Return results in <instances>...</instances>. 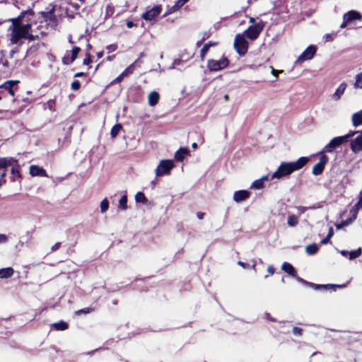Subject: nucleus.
Here are the masks:
<instances>
[{"instance_id": "1", "label": "nucleus", "mask_w": 362, "mask_h": 362, "mask_svg": "<svg viewBox=\"0 0 362 362\" xmlns=\"http://www.w3.org/2000/svg\"><path fill=\"white\" fill-rule=\"evenodd\" d=\"M310 159L308 157H300L294 162H281L276 170L272 174V179H281L288 176L293 172L302 169L307 165Z\"/></svg>"}, {"instance_id": "2", "label": "nucleus", "mask_w": 362, "mask_h": 362, "mask_svg": "<svg viewBox=\"0 0 362 362\" xmlns=\"http://www.w3.org/2000/svg\"><path fill=\"white\" fill-rule=\"evenodd\" d=\"M19 83L18 80H8L0 85V100L10 96L12 98V102L16 103L18 99L16 98V93L19 89Z\"/></svg>"}, {"instance_id": "3", "label": "nucleus", "mask_w": 362, "mask_h": 362, "mask_svg": "<svg viewBox=\"0 0 362 362\" xmlns=\"http://www.w3.org/2000/svg\"><path fill=\"white\" fill-rule=\"evenodd\" d=\"M233 47L236 52L240 56H245L249 47L248 42L245 40L244 35L237 34L235 36Z\"/></svg>"}, {"instance_id": "4", "label": "nucleus", "mask_w": 362, "mask_h": 362, "mask_svg": "<svg viewBox=\"0 0 362 362\" xmlns=\"http://www.w3.org/2000/svg\"><path fill=\"white\" fill-rule=\"evenodd\" d=\"M264 27V22L260 20L255 25H250L243 35H245L250 40H255L258 38L259 34L262 33Z\"/></svg>"}, {"instance_id": "5", "label": "nucleus", "mask_w": 362, "mask_h": 362, "mask_svg": "<svg viewBox=\"0 0 362 362\" xmlns=\"http://www.w3.org/2000/svg\"><path fill=\"white\" fill-rule=\"evenodd\" d=\"M175 166V163L172 160H162L155 170L156 177L170 175L171 170Z\"/></svg>"}, {"instance_id": "6", "label": "nucleus", "mask_w": 362, "mask_h": 362, "mask_svg": "<svg viewBox=\"0 0 362 362\" xmlns=\"http://www.w3.org/2000/svg\"><path fill=\"white\" fill-rule=\"evenodd\" d=\"M13 162L17 163V160L12 157L0 158V187L6 182L5 179L6 170L8 166L12 165Z\"/></svg>"}, {"instance_id": "7", "label": "nucleus", "mask_w": 362, "mask_h": 362, "mask_svg": "<svg viewBox=\"0 0 362 362\" xmlns=\"http://www.w3.org/2000/svg\"><path fill=\"white\" fill-rule=\"evenodd\" d=\"M349 140V136H337L332 139L329 144H327L320 153H331L337 147L341 146L342 144L347 142Z\"/></svg>"}, {"instance_id": "8", "label": "nucleus", "mask_w": 362, "mask_h": 362, "mask_svg": "<svg viewBox=\"0 0 362 362\" xmlns=\"http://www.w3.org/2000/svg\"><path fill=\"white\" fill-rule=\"evenodd\" d=\"M229 65L228 59L223 56L219 60L209 59L207 62V68L211 71H218L226 68Z\"/></svg>"}, {"instance_id": "9", "label": "nucleus", "mask_w": 362, "mask_h": 362, "mask_svg": "<svg viewBox=\"0 0 362 362\" xmlns=\"http://www.w3.org/2000/svg\"><path fill=\"white\" fill-rule=\"evenodd\" d=\"M34 14L35 13L33 10L22 11L18 16L9 20L12 23L9 28H21L23 24V21L29 16H34Z\"/></svg>"}, {"instance_id": "10", "label": "nucleus", "mask_w": 362, "mask_h": 362, "mask_svg": "<svg viewBox=\"0 0 362 362\" xmlns=\"http://www.w3.org/2000/svg\"><path fill=\"white\" fill-rule=\"evenodd\" d=\"M162 5H156L141 15V18L147 22L155 21L156 18L161 13Z\"/></svg>"}, {"instance_id": "11", "label": "nucleus", "mask_w": 362, "mask_h": 362, "mask_svg": "<svg viewBox=\"0 0 362 362\" xmlns=\"http://www.w3.org/2000/svg\"><path fill=\"white\" fill-rule=\"evenodd\" d=\"M11 31L10 43L12 45H21L23 42L21 40L25 39L26 34L21 28H8Z\"/></svg>"}, {"instance_id": "12", "label": "nucleus", "mask_w": 362, "mask_h": 362, "mask_svg": "<svg viewBox=\"0 0 362 362\" xmlns=\"http://www.w3.org/2000/svg\"><path fill=\"white\" fill-rule=\"evenodd\" d=\"M361 19L362 16L359 12L355 10L349 11L344 14L343 22L340 25V28H346L349 24L355 20L361 21Z\"/></svg>"}, {"instance_id": "13", "label": "nucleus", "mask_w": 362, "mask_h": 362, "mask_svg": "<svg viewBox=\"0 0 362 362\" xmlns=\"http://www.w3.org/2000/svg\"><path fill=\"white\" fill-rule=\"evenodd\" d=\"M317 155L320 156V160L313 166L312 170V173L315 176L323 173L325 165L329 161V158L324 153H320L319 152Z\"/></svg>"}, {"instance_id": "14", "label": "nucleus", "mask_w": 362, "mask_h": 362, "mask_svg": "<svg viewBox=\"0 0 362 362\" xmlns=\"http://www.w3.org/2000/svg\"><path fill=\"white\" fill-rule=\"evenodd\" d=\"M81 51V49L76 46H74L71 51H66L62 59L63 64L69 65L72 64L76 59Z\"/></svg>"}, {"instance_id": "15", "label": "nucleus", "mask_w": 362, "mask_h": 362, "mask_svg": "<svg viewBox=\"0 0 362 362\" xmlns=\"http://www.w3.org/2000/svg\"><path fill=\"white\" fill-rule=\"evenodd\" d=\"M317 47L315 45H309L298 57L296 63L301 64L307 60H310L315 55Z\"/></svg>"}, {"instance_id": "16", "label": "nucleus", "mask_w": 362, "mask_h": 362, "mask_svg": "<svg viewBox=\"0 0 362 362\" xmlns=\"http://www.w3.org/2000/svg\"><path fill=\"white\" fill-rule=\"evenodd\" d=\"M12 168H11V180L12 182H21V180H22V175L21 173V166L20 165L18 164V163H16V162H13L12 163Z\"/></svg>"}, {"instance_id": "17", "label": "nucleus", "mask_w": 362, "mask_h": 362, "mask_svg": "<svg viewBox=\"0 0 362 362\" xmlns=\"http://www.w3.org/2000/svg\"><path fill=\"white\" fill-rule=\"evenodd\" d=\"M42 16L45 21L48 23V24L52 26H57V18L56 15L54 14V9H52L47 12H42Z\"/></svg>"}, {"instance_id": "18", "label": "nucleus", "mask_w": 362, "mask_h": 362, "mask_svg": "<svg viewBox=\"0 0 362 362\" xmlns=\"http://www.w3.org/2000/svg\"><path fill=\"white\" fill-rule=\"evenodd\" d=\"M351 149L354 153H358L362 151V134L358 136L354 139L351 140L350 142Z\"/></svg>"}, {"instance_id": "19", "label": "nucleus", "mask_w": 362, "mask_h": 362, "mask_svg": "<svg viewBox=\"0 0 362 362\" xmlns=\"http://www.w3.org/2000/svg\"><path fill=\"white\" fill-rule=\"evenodd\" d=\"M30 174L33 177H47V171L43 168L35 165H32L30 167Z\"/></svg>"}, {"instance_id": "20", "label": "nucleus", "mask_w": 362, "mask_h": 362, "mask_svg": "<svg viewBox=\"0 0 362 362\" xmlns=\"http://www.w3.org/2000/svg\"><path fill=\"white\" fill-rule=\"evenodd\" d=\"M218 45L217 42L209 41L207 43L204 44L202 48L200 50V59L202 62H204L206 56L209 50V49L212 47H216Z\"/></svg>"}, {"instance_id": "21", "label": "nucleus", "mask_w": 362, "mask_h": 362, "mask_svg": "<svg viewBox=\"0 0 362 362\" xmlns=\"http://www.w3.org/2000/svg\"><path fill=\"white\" fill-rule=\"evenodd\" d=\"M250 195V192L247 190H238L235 192L233 194V199L236 202H240L248 199Z\"/></svg>"}, {"instance_id": "22", "label": "nucleus", "mask_w": 362, "mask_h": 362, "mask_svg": "<svg viewBox=\"0 0 362 362\" xmlns=\"http://www.w3.org/2000/svg\"><path fill=\"white\" fill-rule=\"evenodd\" d=\"M190 153L187 148H180L175 153L174 158L177 162L183 161L185 156H189Z\"/></svg>"}, {"instance_id": "23", "label": "nucleus", "mask_w": 362, "mask_h": 362, "mask_svg": "<svg viewBox=\"0 0 362 362\" xmlns=\"http://www.w3.org/2000/svg\"><path fill=\"white\" fill-rule=\"evenodd\" d=\"M159 99H160V95L158 92H156V91L151 92L148 95V105L151 107H154L155 105H156L158 103Z\"/></svg>"}, {"instance_id": "24", "label": "nucleus", "mask_w": 362, "mask_h": 362, "mask_svg": "<svg viewBox=\"0 0 362 362\" xmlns=\"http://www.w3.org/2000/svg\"><path fill=\"white\" fill-rule=\"evenodd\" d=\"M281 269L288 274H289L291 276H296V270L293 267L292 264H291L288 262H284L281 266Z\"/></svg>"}, {"instance_id": "25", "label": "nucleus", "mask_w": 362, "mask_h": 362, "mask_svg": "<svg viewBox=\"0 0 362 362\" xmlns=\"http://www.w3.org/2000/svg\"><path fill=\"white\" fill-rule=\"evenodd\" d=\"M308 286L314 288L315 289H319V288H328L329 287H332V288H342V287H344L345 285H338V284H326V285H323V284H314V283H311V282H308Z\"/></svg>"}, {"instance_id": "26", "label": "nucleus", "mask_w": 362, "mask_h": 362, "mask_svg": "<svg viewBox=\"0 0 362 362\" xmlns=\"http://www.w3.org/2000/svg\"><path fill=\"white\" fill-rule=\"evenodd\" d=\"M33 16H29L25 20V23H23L22 26H21V28L23 30V32L28 35V33L32 32V18Z\"/></svg>"}, {"instance_id": "27", "label": "nucleus", "mask_w": 362, "mask_h": 362, "mask_svg": "<svg viewBox=\"0 0 362 362\" xmlns=\"http://www.w3.org/2000/svg\"><path fill=\"white\" fill-rule=\"evenodd\" d=\"M14 270L12 267H6L0 269V279H7L13 276Z\"/></svg>"}, {"instance_id": "28", "label": "nucleus", "mask_w": 362, "mask_h": 362, "mask_svg": "<svg viewBox=\"0 0 362 362\" xmlns=\"http://www.w3.org/2000/svg\"><path fill=\"white\" fill-rule=\"evenodd\" d=\"M346 83H341L339 86L338 87V88L336 90L335 93H334L333 95V97L336 99V100H339L340 98V97L344 94L346 88Z\"/></svg>"}, {"instance_id": "29", "label": "nucleus", "mask_w": 362, "mask_h": 362, "mask_svg": "<svg viewBox=\"0 0 362 362\" xmlns=\"http://www.w3.org/2000/svg\"><path fill=\"white\" fill-rule=\"evenodd\" d=\"M52 327L55 330L64 331L69 328V324L63 320H61L58 322L54 323Z\"/></svg>"}, {"instance_id": "30", "label": "nucleus", "mask_w": 362, "mask_h": 362, "mask_svg": "<svg viewBox=\"0 0 362 362\" xmlns=\"http://www.w3.org/2000/svg\"><path fill=\"white\" fill-rule=\"evenodd\" d=\"M45 43L42 42H38L36 44L33 45L27 51L28 54H36L41 47H45Z\"/></svg>"}, {"instance_id": "31", "label": "nucleus", "mask_w": 362, "mask_h": 362, "mask_svg": "<svg viewBox=\"0 0 362 362\" xmlns=\"http://www.w3.org/2000/svg\"><path fill=\"white\" fill-rule=\"evenodd\" d=\"M352 123L354 127H358L362 124V114L360 111L352 115Z\"/></svg>"}, {"instance_id": "32", "label": "nucleus", "mask_w": 362, "mask_h": 362, "mask_svg": "<svg viewBox=\"0 0 362 362\" xmlns=\"http://www.w3.org/2000/svg\"><path fill=\"white\" fill-rule=\"evenodd\" d=\"M318 250H319V247H318L317 245L315 243L308 245L305 247V252L309 255H315L316 253H317Z\"/></svg>"}, {"instance_id": "33", "label": "nucleus", "mask_w": 362, "mask_h": 362, "mask_svg": "<svg viewBox=\"0 0 362 362\" xmlns=\"http://www.w3.org/2000/svg\"><path fill=\"white\" fill-rule=\"evenodd\" d=\"M122 125L120 123L115 124L111 129L110 135L112 139H115L118 135L119 132L122 130Z\"/></svg>"}, {"instance_id": "34", "label": "nucleus", "mask_w": 362, "mask_h": 362, "mask_svg": "<svg viewBox=\"0 0 362 362\" xmlns=\"http://www.w3.org/2000/svg\"><path fill=\"white\" fill-rule=\"evenodd\" d=\"M187 3L186 0H177L175 4L171 7L168 13H173Z\"/></svg>"}, {"instance_id": "35", "label": "nucleus", "mask_w": 362, "mask_h": 362, "mask_svg": "<svg viewBox=\"0 0 362 362\" xmlns=\"http://www.w3.org/2000/svg\"><path fill=\"white\" fill-rule=\"evenodd\" d=\"M135 200L138 203H143V204H146L148 202V199L146 197L145 194L141 192H139L136 194Z\"/></svg>"}, {"instance_id": "36", "label": "nucleus", "mask_w": 362, "mask_h": 362, "mask_svg": "<svg viewBox=\"0 0 362 362\" xmlns=\"http://www.w3.org/2000/svg\"><path fill=\"white\" fill-rule=\"evenodd\" d=\"M333 235H334V230L332 227H330L327 236L320 240V244L326 245V244L329 243L330 241V239L332 238Z\"/></svg>"}, {"instance_id": "37", "label": "nucleus", "mask_w": 362, "mask_h": 362, "mask_svg": "<svg viewBox=\"0 0 362 362\" xmlns=\"http://www.w3.org/2000/svg\"><path fill=\"white\" fill-rule=\"evenodd\" d=\"M92 63V56L90 52L86 53L85 58L83 60V64L88 66V70L91 68L90 64Z\"/></svg>"}, {"instance_id": "38", "label": "nucleus", "mask_w": 362, "mask_h": 362, "mask_svg": "<svg viewBox=\"0 0 362 362\" xmlns=\"http://www.w3.org/2000/svg\"><path fill=\"white\" fill-rule=\"evenodd\" d=\"M211 32H209V31L204 32L202 33V38L200 40L197 42L196 46L197 47H199L206 39H208L211 37Z\"/></svg>"}, {"instance_id": "39", "label": "nucleus", "mask_w": 362, "mask_h": 362, "mask_svg": "<svg viewBox=\"0 0 362 362\" xmlns=\"http://www.w3.org/2000/svg\"><path fill=\"white\" fill-rule=\"evenodd\" d=\"M287 223L290 226L294 227L298 225V219L295 215H290L288 217Z\"/></svg>"}, {"instance_id": "40", "label": "nucleus", "mask_w": 362, "mask_h": 362, "mask_svg": "<svg viewBox=\"0 0 362 362\" xmlns=\"http://www.w3.org/2000/svg\"><path fill=\"white\" fill-rule=\"evenodd\" d=\"M94 310H95V309L91 307L84 308L76 310L75 312V314L76 315H81L82 314L86 315V314H89V313L93 312Z\"/></svg>"}, {"instance_id": "41", "label": "nucleus", "mask_w": 362, "mask_h": 362, "mask_svg": "<svg viewBox=\"0 0 362 362\" xmlns=\"http://www.w3.org/2000/svg\"><path fill=\"white\" fill-rule=\"evenodd\" d=\"M119 208L122 210H126L127 209V195H123L120 198L119 201Z\"/></svg>"}, {"instance_id": "42", "label": "nucleus", "mask_w": 362, "mask_h": 362, "mask_svg": "<svg viewBox=\"0 0 362 362\" xmlns=\"http://www.w3.org/2000/svg\"><path fill=\"white\" fill-rule=\"evenodd\" d=\"M361 253H362V250L361 248H358L355 250H352V251L349 252V258L350 259H354L357 258L359 256H361Z\"/></svg>"}, {"instance_id": "43", "label": "nucleus", "mask_w": 362, "mask_h": 362, "mask_svg": "<svg viewBox=\"0 0 362 362\" xmlns=\"http://www.w3.org/2000/svg\"><path fill=\"white\" fill-rule=\"evenodd\" d=\"M355 88H362V72L356 76Z\"/></svg>"}, {"instance_id": "44", "label": "nucleus", "mask_w": 362, "mask_h": 362, "mask_svg": "<svg viewBox=\"0 0 362 362\" xmlns=\"http://www.w3.org/2000/svg\"><path fill=\"white\" fill-rule=\"evenodd\" d=\"M263 187L264 183L259 179L255 180L251 185V188H254L256 189H262Z\"/></svg>"}, {"instance_id": "45", "label": "nucleus", "mask_w": 362, "mask_h": 362, "mask_svg": "<svg viewBox=\"0 0 362 362\" xmlns=\"http://www.w3.org/2000/svg\"><path fill=\"white\" fill-rule=\"evenodd\" d=\"M135 69V62L130 64L129 66H127L124 71V74L126 75V76H128L129 75L133 74Z\"/></svg>"}, {"instance_id": "46", "label": "nucleus", "mask_w": 362, "mask_h": 362, "mask_svg": "<svg viewBox=\"0 0 362 362\" xmlns=\"http://www.w3.org/2000/svg\"><path fill=\"white\" fill-rule=\"evenodd\" d=\"M109 207V202L107 199H103L100 203L101 212H105Z\"/></svg>"}, {"instance_id": "47", "label": "nucleus", "mask_w": 362, "mask_h": 362, "mask_svg": "<svg viewBox=\"0 0 362 362\" xmlns=\"http://www.w3.org/2000/svg\"><path fill=\"white\" fill-rule=\"evenodd\" d=\"M71 88L73 90H75V91H77L80 88H81V83L78 80H74L71 83Z\"/></svg>"}, {"instance_id": "48", "label": "nucleus", "mask_w": 362, "mask_h": 362, "mask_svg": "<svg viewBox=\"0 0 362 362\" xmlns=\"http://www.w3.org/2000/svg\"><path fill=\"white\" fill-rule=\"evenodd\" d=\"M38 39H39L38 35H34L32 31L30 33H28V34L25 35V40H29L30 41H33V40H38Z\"/></svg>"}, {"instance_id": "49", "label": "nucleus", "mask_w": 362, "mask_h": 362, "mask_svg": "<svg viewBox=\"0 0 362 362\" xmlns=\"http://www.w3.org/2000/svg\"><path fill=\"white\" fill-rule=\"evenodd\" d=\"M303 329L300 328V327H294L293 328V334L296 336H301L302 334H303Z\"/></svg>"}, {"instance_id": "50", "label": "nucleus", "mask_w": 362, "mask_h": 362, "mask_svg": "<svg viewBox=\"0 0 362 362\" xmlns=\"http://www.w3.org/2000/svg\"><path fill=\"white\" fill-rule=\"evenodd\" d=\"M354 207L358 210L362 208V192L360 193L359 199L355 204Z\"/></svg>"}, {"instance_id": "51", "label": "nucleus", "mask_w": 362, "mask_h": 362, "mask_svg": "<svg viewBox=\"0 0 362 362\" xmlns=\"http://www.w3.org/2000/svg\"><path fill=\"white\" fill-rule=\"evenodd\" d=\"M47 105H48V107L49 109L51 110V111H54L55 109H54V107H55V101L54 100H49L48 102H47Z\"/></svg>"}, {"instance_id": "52", "label": "nucleus", "mask_w": 362, "mask_h": 362, "mask_svg": "<svg viewBox=\"0 0 362 362\" xmlns=\"http://www.w3.org/2000/svg\"><path fill=\"white\" fill-rule=\"evenodd\" d=\"M117 46L115 44H112L110 45H107L106 47V49L108 50L109 52H114L117 49Z\"/></svg>"}, {"instance_id": "53", "label": "nucleus", "mask_w": 362, "mask_h": 362, "mask_svg": "<svg viewBox=\"0 0 362 362\" xmlns=\"http://www.w3.org/2000/svg\"><path fill=\"white\" fill-rule=\"evenodd\" d=\"M264 316H265V319L267 320L268 321L273 322H276V319L272 317V315L269 313H266L264 314Z\"/></svg>"}, {"instance_id": "54", "label": "nucleus", "mask_w": 362, "mask_h": 362, "mask_svg": "<svg viewBox=\"0 0 362 362\" xmlns=\"http://www.w3.org/2000/svg\"><path fill=\"white\" fill-rule=\"evenodd\" d=\"M238 264L240 265V267H242L244 269H249L250 267L248 263H245V262H243L242 261H238Z\"/></svg>"}, {"instance_id": "55", "label": "nucleus", "mask_w": 362, "mask_h": 362, "mask_svg": "<svg viewBox=\"0 0 362 362\" xmlns=\"http://www.w3.org/2000/svg\"><path fill=\"white\" fill-rule=\"evenodd\" d=\"M61 243L60 242H57L52 247H51V250L52 252L54 251H56L60 247H61Z\"/></svg>"}, {"instance_id": "56", "label": "nucleus", "mask_w": 362, "mask_h": 362, "mask_svg": "<svg viewBox=\"0 0 362 362\" xmlns=\"http://www.w3.org/2000/svg\"><path fill=\"white\" fill-rule=\"evenodd\" d=\"M276 269L272 266L269 265L267 268V272L270 275H273L275 273Z\"/></svg>"}, {"instance_id": "57", "label": "nucleus", "mask_w": 362, "mask_h": 362, "mask_svg": "<svg viewBox=\"0 0 362 362\" xmlns=\"http://www.w3.org/2000/svg\"><path fill=\"white\" fill-rule=\"evenodd\" d=\"M126 25L128 28H132L137 26V25L134 23L132 21H127Z\"/></svg>"}, {"instance_id": "58", "label": "nucleus", "mask_w": 362, "mask_h": 362, "mask_svg": "<svg viewBox=\"0 0 362 362\" xmlns=\"http://www.w3.org/2000/svg\"><path fill=\"white\" fill-rule=\"evenodd\" d=\"M22 101L23 103H25V104L29 105V104H31L32 103H33L35 101V100L34 99H30L29 98H23L22 99Z\"/></svg>"}, {"instance_id": "59", "label": "nucleus", "mask_w": 362, "mask_h": 362, "mask_svg": "<svg viewBox=\"0 0 362 362\" xmlns=\"http://www.w3.org/2000/svg\"><path fill=\"white\" fill-rule=\"evenodd\" d=\"M87 76V74L84 73V72H82V71H80V72H77L74 74V77L75 78H77V77H86Z\"/></svg>"}, {"instance_id": "60", "label": "nucleus", "mask_w": 362, "mask_h": 362, "mask_svg": "<svg viewBox=\"0 0 362 362\" xmlns=\"http://www.w3.org/2000/svg\"><path fill=\"white\" fill-rule=\"evenodd\" d=\"M294 278H296L297 279L298 281L299 282H301L304 284H306L308 285V282L306 281L305 280H304L303 279L300 278V276H298V274H296V276H293Z\"/></svg>"}, {"instance_id": "61", "label": "nucleus", "mask_w": 362, "mask_h": 362, "mask_svg": "<svg viewBox=\"0 0 362 362\" xmlns=\"http://www.w3.org/2000/svg\"><path fill=\"white\" fill-rule=\"evenodd\" d=\"M297 209L300 214H304L308 210L307 207L302 206H298Z\"/></svg>"}, {"instance_id": "62", "label": "nucleus", "mask_w": 362, "mask_h": 362, "mask_svg": "<svg viewBox=\"0 0 362 362\" xmlns=\"http://www.w3.org/2000/svg\"><path fill=\"white\" fill-rule=\"evenodd\" d=\"M123 79L119 76H118L111 82V84L119 83Z\"/></svg>"}, {"instance_id": "63", "label": "nucleus", "mask_w": 362, "mask_h": 362, "mask_svg": "<svg viewBox=\"0 0 362 362\" xmlns=\"http://www.w3.org/2000/svg\"><path fill=\"white\" fill-rule=\"evenodd\" d=\"M205 216V213L199 211L197 213V216L199 219H203Z\"/></svg>"}, {"instance_id": "64", "label": "nucleus", "mask_w": 362, "mask_h": 362, "mask_svg": "<svg viewBox=\"0 0 362 362\" xmlns=\"http://www.w3.org/2000/svg\"><path fill=\"white\" fill-rule=\"evenodd\" d=\"M325 38H326L327 41H332L334 40V38L331 34H326Z\"/></svg>"}]
</instances>
